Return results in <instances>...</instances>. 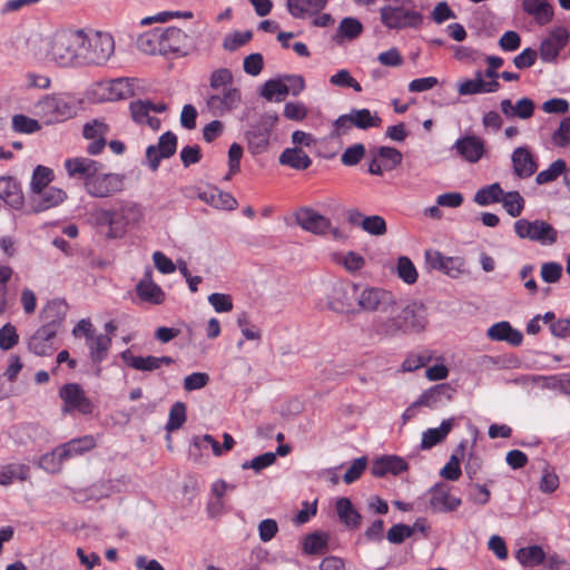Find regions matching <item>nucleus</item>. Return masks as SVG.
Here are the masks:
<instances>
[{
	"label": "nucleus",
	"instance_id": "f257e3e1",
	"mask_svg": "<svg viewBox=\"0 0 570 570\" xmlns=\"http://www.w3.org/2000/svg\"><path fill=\"white\" fill-rule=\"evenodd\" d=\"M83 29L56 31L48 40L47 59L59 67H80Z\"/></svg>",
	"mask_w": 570,
	"mask_h": 570
},
{
	"label": "nucleus",
	"instance_id": "f03ea898",
	"mask_svg": "<svg viewBox=\"0 0 570 570\" xmlns=\"http://www.w3.org/2000/svg\"><path fill=\"white\" fill-rule=\"evenodd\" d=\"M356 312L393 314L397 309L395 294L383 287L352 283Z\"/></svg>",
	"mask_w": 570,
	"mask_h": 570
},
{
	"label": "nucleus",
	"instance_id": "7ed1b4c3",
	"mask_svg": "<svg viewBox=\"0 0 570 570\" xmlns=\"http://www.w3.org/2000/svg\"><path fill=\"white\" fill-rule=\"evenodd\" d=\"M83 40L80 67L105 65L115 51L114 38L108 32L83 30Z\"/></svg>",
	"mask_w": 570,
	"mask_h": 570
},
{
	"label": "nucleus",
	"instance_id": "20e7f679",
	"mask_svg": "<svg viewBox=\"0 0 570 570\" xmlns=\"http://www.w3.org/2000/svg\"><path fill=\"white\" fill-rule=\"evenodd\" d=\"M76 112L75 99L67 94L47 95L35 106V114L46 124L65 121Z\"/></svg>",
	"mask_w": 570,
	"mask_h": 570
},
{
	"label": "nucleus",
	"instance_id": "39448f33",
	"mask_svg": "<svg viewBox=\"0 0 570 570\" xmlns=\"http://www.w3.org/2000/svg\"><path fill=\"white\" fill-rule=\"evenodd\" d=\"M514 232L519 238L538 242L541 245H552L558 239L557 229L541 219L533 222L525 218L518 219L514 223Z\"/></svg>",
	"mask_w": 570,
	"mask_h": 570
},
{
	"label": "nucleus",
	"instance_id": "423d86ee",
	"mask_svg": "<svg viewBox=\"0 0 570 570\" xmlns=\"http://www.w3.org/2000/svg\"><path fill=\"white\" fill-rule=\"evenodd\" d=\"M401 0H395L394 4L381 8V21L389 29L416 28L422 22V14L411 10L403 4Z\"/></svg>",
	"mask_w": 570,
	"mask_h": 570
},
{
	"label": "nucleus",
	"instance_id": "0eeeda50",
	"mask_svg": "<svg viewBox=\"0 0 570 570\" xmlns=\"http://www.w3.org/2000/svg\"><path fill=\"white\" fill-rule=\"evenodd\" d=\"M126 176L118 173L97 171L86 184V191L96 198L111 197L125 189Z\"/></svg>",
	"mask_w": 570,
	"mask_h": 570
},
{
	"label": "nucleus",
	"instance_id": "6e6552de",
	"mask_svg": "<svg viewBox=\"0 0 570 570\" xmlns=\"http://www.w3.org/2000/svg\"><path fill=\"white\" fill-rule=\"evenodd\" d=\"M59 396L65 402V412L77 411L83 415L91 414L95 405L87 397L85 390L78 383H67L59 390Z\"/></svg>",
	"mask_w": 570,
	"mask_h": 570
},
{
	"label": "nucleus",
	"instance_id": "1a4fd4ad",
	"mask_svg": "<svg viewBox=\"0 0 570 570\" xmlns=\"http://www.w3.org/2000/svg\"><path fill=\"white\" fill-rule=\"evenodd\" d=\"M242 95L238 88L228 87L225 90L208 94L206 106L214 117L224 116L236 109L240 104Z\"/></svg>",
	"mask_w": 570,
	"mask_h": 570
},
{
	"label": "nucleus",
	"instance_id": "9d476101",
	"mask_svg": "<svg viewBox=\"0 0 570 570\" xmlns=\"http://www.w3.org/2000/svg\"><path fill=\"white\" fill-rule=\"evenodd\" d=\"M425 262L430 268L440 271L452 278H458L469 272L464 258L444 256L439 250L428 249Z\"/></svg>",
	"mask_w": 570,
	"mask_h": 570
},
{
	"label": "nucleus",
	"instance_id": "9b49d317",
	"mask_svg": "<svg viewBox=\"0 0 570 570\" xmlns=\"http://www.w3.org/2000/svg\"><path fill=\"white\" fill-rule=\"evenodd\" d=\"M161 36L163 56L176 53L186 56L191 49L189 36L177 27H159Z\"/></svg>",
	"mask_w": 570,
	"mask_h": 570
},
{
	"label": "nucleus",
	"instance_id": "f8f14e48",
	"mask_svg": "<svg viewBox=\"0 0 570 570\" xmlns=\"http://www.w3.org/2000/svg\"><path fill=\"white\" fill-rule=\"evenodd\" d=\"M177 150V136L173 131H166L158 138L157 145H150L146 150V159L153 171H156L161 159L170 158Z\"/></svg>",
	"mask_w": 570,
	"mask_h": 570
},
{
	"label": "nucleus",
	"instance_id": "ddd939ff",
	"mask_svg": "<svg viewBox=\"0 0 570 570\" xmlns=\"http://www.w3.org/2000/svg\"><path fill=\"white\" fill-rule=\"evenodd\" d=\"M386 316H377L373 320L371 325L372 335L381 338L395 337L400 334L405 333V326L401 309H397L393 314H385Z\"/></svg>",
	"mask_w": 570,
	"mask_h": 570
},
{
	"label": "nucleus",
	"instance_id": "4468645a",
	"mask_svg": "<svg viewBox=\"0 0 570 570\" xmlns=\"http://www.w3.org/2000/svg\"><path fill=\"white\" fill-rule=\"evenodd\" d=\"M95 446L96 440L92 435H83L81 438L72 439L58 446L51 454L43 455L41 458V464L52 460L56 455H58L59 462H62L72 456L80 455Z\"/></svg>",
	"mask_w": 570,
	"mask_h": 570
},
{
	"label": "nucleus",
	"instance_id": "2eb2a0df",
	"mask_svg": "<svg viewBox=\"0 0 570 570\" xmlns=\"http://www.w3.org/2000/svg\"><path fill=\"white\" fill-rule=\"evenodd\" d=\"M68 304L60 298L49 301L40 312L42 325L40 327L58 334L66 321Z\"/></svg>",
	"mask_w": 570,
	"mask_h": 570
},
{
	"label": "nucleus",
	"instance_id": "dca6fc26",
	"mask_svg": "<svg viewBox=\"0 0 570 570\" xmlns=\"http://www.w3.org/2000/svg\"><path fill=\"white\" fill-rule=\"evenodd\" d=\"M452 149L461 159L475 164L485 154V140L475 135H465L456 139Z\"/></svg>",
	"mask_w": 570,
	"mask_h": 570
},
{
	"label": "nucleus",
	"instance_id": "f3484780",
	"mask_svg": "<svg viewBox=\"0 0 570 570\" xmlns=\"http://www.w3.org/2000/svg\"><path fill=\"white\" fill-rule=\"evenodd\" d=\"M327 306L335 313L356 312V302L352 296V284L343 282L334 284L327 296Z\"/></svg>",
	"mask_w": 570,
	"mask_h": 570
},
{
	"label": "nucleus",
	"instance_id": "a211bd4d",
	"mask_svg": "<svg viewBox=\"0 0 570 570\" xmlns=\"http://www.w3.org/2000/svg\"><path fill=\"white\" fill-rule=\"evenodd\" d=\"M67 198L65 190L49 186L31 193L29 206L32 213H41L60 205Z\"/></svg>",
	"mask_w": 570,
	"mask_h": 570
},
{
	"label": "nucleus",
	"instance_id": "6ab92c4d",
	"mask_svg": "<svg viewBox=\"0 0 570 570\" xmlns=\"http://www.w3.org/2000/svg\"><path fill=\"white\" fill-rule=\"evenodd\" d=\"M430 494L429 504L435 513L453 512L462 504V500L452 495L450 488L445 484L434 485Z\"/></svg>",
	"mask_w": 570,
	"mask_h": 570
},
{
	"label": "nucleus",
	"instance_id": "aec40b11",
	"mask_svg": "<svg viewBox=\"0 0 570 570\" xmlns=\"http://www.w3.org/2000/svg\"><path fill=\"white\" fill-rule=\"evenodd\" d=\"M456 390L449 383L436 384L425 390L414 403V405H423L431 409H438L453 400Z\"/></svg>",
	"mask_w": 570,
	"mask_h": 570
},
{
	"label": "nucleus",
	"instance_id": "412c9836",
	"mask_svg": "<svg viewBox=\"0 0 570 570\" xmlns=\"http://www.w3.org/2000/svg\"><path fill=\"white\" fill-rule=\"evenodd\" d=\"M296 223L306 232L321 235L331 228V219L316 210L304 207L295 214Z\"/></svg>",
	"mask_w": 570,
	"mask_h": 570
},
{
	"label": "nucleus",
	"instance_id": "4be33fe9",
	"mask_svg": "<svg viewBox=\"0 0 570 570\" xmlns=\"http://www.w3.org/2000/svg\"><path fill=\"white\" fill-rule=\"evenodd\" d=\"M101 165L86 157L68 158L65 161V168L68 175L72 178H80L85 180V185L91 176H95Z\"/></svg>",
	"mask_w": 570,
	"mask_h": 570
},
{
	"label": "nucleus",
	"instance_id": "5701e85b",
	"mask_svg": "<svg viewBox=\"0 0 570 570\" xmlns=\"http://www.w3.org/2000/svg\"><path fill=\"white\" fill-rule=\"evenodd\" d=\"M0 199L13 209H21L24 197L18 180L11 176L0 177Z\"/></svg>",
	"mask_w": 570,
	"mask_h": 570
},
{
	"label": "nucleus",
	"instance_id": "b1692460",
	"mask_svg": "<svg viewBox=\"0 0 570 570\" xmlns=\"http://www.w3.org/2000/svg\"><path fill=\"white\" fill-rule=\"evenodd\" d=\"M513 171L519 178H529L538 169V164L527 147H518L511 156Z\"/></svg>",
	"mask_w": 570,
	"mask_h": 570
},
{
	"label": "nucleus",
	"instance_id": "393cba45",
	"mask_svg": "<svg viewBox=\"0 0 570 570\" xmlns=\"http://www.w3.org/2000/svg\"><path fill=\"white\" fill-rule=\"evenodd\" d=\"M409 469L407 462L397 455H384L376 459L371 468V472L376 478H383L391 473L399 475Z\"/></svg>",
	"mask_w": 570,
	"mask_h": 570
},
{
	"label": "nucleus",
	"instance_id": "a878e982",
	"mask_svg": "<svg viewBox=\"0 0 570 570\" xmlns=\"http://www.w3.org/2000/svg\"><path fill=\"white\" fill-rule=\"evenodd\" d=\"M57 334L39 327L28 340V350L38 356L51 355L55 351L53 342Z\"/></svg>",
	"mask_w": 570,
	"mask_h": 570
},
{
	"label": "nucleus",
	"instance_id": "bb28decb",
	"mask_svg": "<svg viewBox=\"0 0 570 570\" xmlns=\"http://www.w3.org/2000/svg\"><path fill=\"white\" fill-rule=\"evenodd\" d=\"M328 0H286V8L295 19H304L318 14L327 4Z\"/></svg>",
	"mask_w": 570,
	"mask_h": 570
},
{
	"label": "nucleus",
	"instance_id": "cd10ccee",
	"mask_svg": "<svg viewBox=\"0 0 570 570\" xmlns=\"http://www.w3.org/2000/svg\"><path fill=\"white\" fill-rule=\"evenodd\" d=\"M487 334L491 341L507 342L512 346H519L523 340L522 333L513 328L507 321L493 324L490 326Z\"/></svg>",
	"mask_w": 570,
	"mask_h": 570
},
{
	"label": "nucleus",
	"instance_id": "c85d7f7f",
	"mask_svg": "<svg viewBox=\"0 0 570 570\" xmlns=\"http://www.w3.org/2000/svg\"><path fill=\"white\" fill-rule=\"evenodd\" d=\"M522 10L533 18L539 26H544L553 19V7L548 0H523Z\"/></svg>",
	"mask_w": 570,
	"mask_h": 570
},
{
	"label": "nucleus",
	"instance_id": "c756f323",
	"mask_svg": "<svg viewBox=\"0 0 570 570\" xmlns=\"http://www.w3.org/2000/svg\"><path fill=\"white\" fill-rule=\"evenodd\" d=\"M138 297L150 304H161L165 299V293L159 285L153 282L151 272L147 271L145 277L136 285Z\"/></svg>",
	"mask_w": 570,
	"mask_h": 570
},
{
	"label": "nucleus",
	"instance_id": "7c9ffc66",
	"mask_svg": "<svg viewBox=\"0 0 570 570\" xmlns=\"http://www.w3.org/2000/svg\"><path fill=\"white\" fill-rule=\"evenodd\" d=\"M403 315L405 333H419L425 327V317L423 315V305L412 302L401 308Z\"/></svg>",
	"mask_w": 570,
	"mask_h": 570
},
{
	"label": "nucleus",
	"instance_id": "2f4dec72",
	"mask_svg": "<svg viewBox=\"0 0 570 570\" xmlns=\"http://www.w3.org/2000/svg\"><path fill=\"white\" fill-rule=\"evenodd\" d=\"M199 198L217 209L234 210L238 205L236 198L232 194L218 188H210L200 193Z\"/></svg>",
	"mask_w": 570,
	"mask_h": 570
},
{
	"label": "nucleus",
	"instance_id": "473e14b6",
	"mask_svg": "<svg viewBox=\"0 0 570 570\" xmlns=\"http://www.w3.org/2000/svg\"><path fill=\"white\" fill-rule=\"evenodd\" d=\"M129 110L136 124L145 125L146 119L150 116V111L164 112L167 110V105L164 102L154 104L150 100L137 99L129 104Z\"/></svg>",
	"mask_w": 570,
	"mask_h": 570
},
{
	"label": "nucleus",
	"instance_id": "72a5a7b5",
	"mask_svg": "<svg viewBox=\"0 0 570 570\" xmlns=\"http://www.w3.org/2000/svg\"><path fill=\"white\" fill-rule=\"evenodd\" d=\"M454 419H446L441 422L439 428L428 429L422 434L421 449L429 450L441 443L453 428Z\"/></svg>",
	"mask_w": 570,
	"mask_h": 570
},
{
	"label": "nucleus",
	"instance_id": "f704fd0d",
	"mask_svg": "<svg viewBox=\"0 0 570 570\" xmlns=\"http://www.w3.org/2000/svg\"><path fill=\"white\" fill-rule=\"evenodd\" d=\"M336 512L340 520L351 529L357 528L361 523L362 515L354 508L352 501L348 498H340L336 501Z\"/></svg>",
	"mask_w": 570,
	"mask_h": 570
},
{
	"label": "nucleus",
	"instance_id": "c9c22d12",
	"mask_svg": "<svg viewBox=\"0 0 570 570\" xmlns=\"http://www.w3.org/2000/svg\"><path fill=\"white\" fill-rule=\"evenodd\" d=\"M125 364L134 370L142 372H153L159 368L157 356H136L130 350H125L120 354Z\"/></svg>",
	"mask_w": 570,
	"mask_h": 570
},
{
	"label": "nucleus",
	"instance_id": "e433bc0d",
	"mask_svg": "<svg viewBox=\"0 0 570 570\" xmlns=\"http://www.w3.org/2000/svg\"><path fill=\"white\" fill-rule=\"evenodd\" d=\"M279 163L296 170H304L312 165V159L303 149L295 147L286 148L279 156Z\"/></svg>",
	"mask_w": 570,
	"mask_h": 570
},
{
	"label": "nucleus",
	"instance_id": "4c0bfd02",
	"mask_svg": "<svg viewBox=\"0 0 570 570\" xmlns=\"http://www.w3.org/2000/svg\"><path fill=\"white\" fill-rule=\"evenodd\" d=\"M137 48L147 55L163 56L160 28H155L140 35L137 39Z\"/></svg>",
	"mask_w": 570,
	"mask_h": 570
},
{
	"label": "nucleus",
	"instance_id": "58836bf2",
	"mask_svg": "<svg viewBox=\"0 0 570 570\" xmlns=\"http://www.w3.org/2000/svg\"><path fill=\"white\" fill-rule=\"evenodd\" d=\"M87 345L90 352V357L94 363H101L108 355L111 345V337L108 335H92L87 340Z\"/></svg>",
	"mask_w": 570,
	"mask_h": 570
},
{
	"label": "nucleus",
	"instance_id": "ea45409f",
	"mask_svg": "<svg viewBox=\"0 0 570 570\" xmlns=\"http://www.w3.org/2000/svg\"><path fill=\"white\" fill-rule=\"evenodd\" d=\"M371 154L375 155L382 161L386 171L394 170L401 165L403 159V155L399 149L389 146L372 149Z\"/></svg>",
	"mask_w": 570,
	"mask_h": 570
},
{
	"label": "nucleus",
	"instance_id": "a19ab883",
	"mask_svg": "<svg viewBox=\"0 0 570 570\" xmlns=\"http://www.w3.org/2000/svg\"><path fill=\"white\" fill-rule=\"evenodd\" d=\"M363 32V24L361 21L353 17H345L338 24L335 39L337 40H354Z\"/></svg>",
	"mask_w": 570,
	"mask_h": 570
},
{
	"label": "nucleus",
	"instance_id": "79ce46f5",
	"mask_svg": "<svg viewBox=\"0 0 570 570\" xmlns=\"http://www.w3.org/2000/svg\"><path fill=\"white\" fill-rule=\"evenodd\" d=\"M518 561L525 567H534L544 562L546 553L540 546L520 548L517 551Z\"/></svg>",
	"mask_w": 570,
	"mask_h": 570
},
{
	"label": "nucleus",
	"instance_id": "37998d69",
	"mask_svg": "<svg viewBox=\"0 0 570 570\" xmlns=\"http://www.w3.org/2000/svg\"><path fill=\"white\" fill-rule=\"evenodd\" d=\"M109 100H124L134 95V88L128 78L111 80L107 87Z\"/></svg>",
	"mask_w": 570,
	"mask_h": 570
},
{
	"label": "nucleus",
	"instance_id": "c03bdc74",
	"mask_svg": "<svg viewBox=\"0 0 570 570\" xmlns=\"http://www.w3.org/2000/svg\"><path fill=\"white\" fill-rule=\"evenodd\" d=\"M466 441L463 440L460 442L456 449V453L452 454L449 462L441 470V475L450 481H456L460 479L462 471L460 466V459L458 453L463 455L465 449Z\"/></svg>",
	"mask_w": 570,
	"mask_h": 570
},
{
	"label": "nucleus",
	"instance_id": "a18cd8bd",
	"mask_svg": "<svg viewBox=\"0 0 570 570\" xmlns=\"http://www.w3.org/2000/svg\"><path fill=\"white\" fill-rule=\"evenodd\" d=\"M248 148L253 154L263 153L269 141V130L267 128H254L246 134Z\"/></svg>",
	"mask_w": 570,
	"mask_h": 570
},
{
	"label": "nucleus",
	"instance_id": "49530a36",
	"mask_svg": "<svg viewBox=\"0 0 570 570\" xmlns=\"http://www.w3.org/2000/svg\"><path fill=\"white\" fill-rule=\"evenodd\" d=\"M352 122L360 129H368L372 127H379L381 125V118L370 111L367 108L352 109L351 112Z\"/></svg>",
	"mask_w": 570,
	"mask_h": 570
},
{
	"label": "nucleus",
	"instance_id": "de8ad7c7",
	"mask_svg": "<svg viewBox=\"0 0 570 570\" xmlns=\"http://www.w3.org/2000/svg\"><path fill=\"white\" fill-rule=\"evenodd\" d=\"M503 189L499 183L480 188L474 195V202L478 205L485 206L501 200Z\"/></svg>",
	"mask_w": 570,
	"mask_h": 570
},
{
	"label": "nucleus",
	"instance_id": "09e8293b",
	"mask_svg": "<svg viewBox=\"0 0 570 570\" xmlns=\"http://www.w3.org/2000/svg\"><path fill=\"white\" fill-rule=\"evenodd\" d=\"M503 205V208L507 210V213L512 217H518L521 215L523 208H524V199L521 196V194L517 190L508 191L502 195V198L500 200Z\"/></svg>",
	"mask_w": 570,
	"mask_h": 570
},
{
	"label": "nucleus",
	"instance_id": "8fccbe9b",
	"mask_svg": "<svg viewBox=\"0 0 570 570\" xmlns=\"http://www.w3.org/2000/svg\"><path fill=\"white\" fill-rule=\"evenodd\" d=\"M396 274L404 283L412 285L417 281V271L412 261L406 256H400L396 264Z\"/></svg>",
	"mask_w": 570,
	"mask_h": 570
},
{
	"label": "nucleus",
	"instance_id": "3c124183",
	"mask_svg": "<svg viewBox=\"0 0 570 570\" xmlns=\"http://www.w3.org/2000/svg\"><path fill=\"white\" fill-rule=\"evenodd\" d=\"M209 87L215 91L225 90V88L233 86V73L227 68H219L212 72L209 78Z\"/></svg>",
	"mask_w": 570,
	"mask_h": 570
},
{
	"label": "nucleus",
	"instance_id": "603ef678",
	"mask_svg": "<svg viewBox=\"0 0 570 570\" xmlns=\"http://www.w3.org/2000/svg\"><path fill=\"white\" fill-rule=\"evenodd\" d=\"M567 169V164L562 159L554 160L548 169L540 171L535 177L538 185L548 184L554 181L560 175Z\"/></svg>",
	"mask_w": 570,
	"mask_h": 570
},
{
	"label": "nucleus",
	"instance_id": "864d4df0",
	"mask_svg": "<svg viewBox=\"0 0 570 570\" xmlns=\"http://www.w3.org/2000/svg\"><path fill=\"white\" fill-rule=\"evenodd\" d=\"M483 86V72L481 70L475 71L473 79H465L458 83V92L461 96H470L482 94L484 90Z\"/></svg>",
	"mask_w": 570,
	"mask_h": 570
},
{
	"label": "nucleus",
	"instance_id": "5fc2aeb1",
	"mask_svg": "<svg viewBox=\"0 0 570 570\" xmlns=\"http://www.w3.org/2000/svg\"><path fill=\"white\" fill-rule=\"evenodd\" d=\"M327 548V535L318 532L306 535L303 550L306 554H318Z\"/></svg>",
	"mask_w": 570,
	"mask_h": 570
},
{
	"label": "nucleus",
	"instance_id": "6e6d98bb",
	"mask_svg": "<svg viewBox=\"0 0 570 570\" xmlns=\"http://www.w3.org/2000/svg\"><path fill=\"white\" fill-rule=\"evenodd\" d=\"M53 179V171L45 166L38 165L33 169L32 178H31V193H36L42 188L49 187V184Z\"/></svg>",
	"mask_w": 570,
	"mask_h": 570
},
{
	"label": "nucleus",
	"instance_id": "4d7b16f0",
	"mask_svg": "<svg viewBox=\"0 0 570 570\" xmlns=\"http://www.w3.org/2000/svg\"><path fill=\"white\" fill-rule=\"evenodd\" d=\"M186 422V404L184 402L177 401L174 403L169 411L168 421L166 424V430L168 432H173L181 428V425Z\"/></svg>",
	"mask_w": 570,
	"mask_h": 570
},
{
	"label": "nucleus",
	"instance_id": "13d9d810",
	"mask_svg": "<svg viewBox=\"0 0 570 570\" xmlns=\"http://www.w3.org/2000/svg\"><path fill=\"white\" fill-rule=\"evenodd\" d=\"M253 38V32L250 30L246 31H234L228 33L223 41V48L227 51H235L242 46L249 42Z\"/></svg>",
	"mask_w": 570,
	"mask_h": 570
},
{
	"label": "nucleus",
	"instance_id": "bf43d9fd",
	"mask_svg": "<svg viewBox=\"0 0 570 570\" xmlns=\"http://www.w3.org/2000/svg\"><path fill=\"white\" fill-rule=\"evenodd\" d=\"M276 95L278 96L276 101L284 99L287 95L286 83L276 79L267 80L262 88L261 96L267 100H272Z\"/></svg>",
	"mask_w": 570,
	"mask_h": 570
},
{
	"label": "nucleus",
	"instance_id": "052dcab7",
	"mask_svg": "<svg viewBox=\"0 0 570 570\" xmlns=\"http://www.w3.org/2000/svg\"><path fill=\"white\" fill-rule=\"evenodd\" d=\"M330 83L340 88H352L356 92L362 91V86L354 79L347 69H341L330 77Z\"/></svg>",
	"mask_w": 570,
	"mask_h": 570
},
{
	"label": "nucleus",
	"instance_id": "680f3d73",
	"mask_svg": "<svg viewBox=\"0 0 570 570\" xmlns=\"http://www.w3.org/2000/svg\"><path fill=\"white\" fill-rule=\"evenodd\" d=\"M109 131L108 124L100 119H94L85 124L82 135L86 139H100L101 137L106 138Z\"/></svg>",
	"mask_w": 570,
	"mask_h": 570
},
{
	"label": "nucleus",
	"instance_id": "e2e57ef3",
	"mask_svg": "<svg viewBox=\"0 0 570 570\" xmlns=\"http://www.w3.org/2000/svg\"><path fill=\"white\" fill-rule=\"evenodd\" d=\"M276 461V454L273 452H266L261 455L255 456L253 460L245 461L242 464L243 470L252 469L256 473H259L262 470L271 466Z\"/></svg>",
	"mask_w": 570,
	"mask_h": 570
},
{
	"label": "nucleus",
	"instance_id": "0e129e2a",
	"mask_svg": "<svg viewBox=\"0 0 570 570\" xmlns=\"http://www.w3.org/2000/svg\"><path fill=\"white\" fill-rule=\"evenodd\" d=\"M362 229L370 235L382 236L386 233L387 227L382 216L371 215L364 218Z\"/></svg>",
	"mask_w": 570,
	"mask_h": 570
},
{
	"label": "nucleus",
	"instance_id": "69168bd1",
	"mask_svg": "<svg viewBox=\"0 0 570 570\" xmlns=\"http://www.w3.org/2000/svg\"><path fill=\"white\" fill-rule=\"evenodd\" d=\"M365 155V147L363 144H354L346 148L341 156V161L345 166L357 165Z\"/></svg>",
	"mask_w": 570,
	"mask_h": 570
},
{
	"label": "nucleus",
	"instance_id": "338daca9",
	"mask_svg": "<svg viewBox=\"0 0 570 570\" xmlns=\"http://www.w3.org/2000/svg\"><path fill=\"white\" fill-rule=\"evenodd\" d=\"M546 386L559 390L562 394L570 396V373H562L546 377Z\"/></svg>",
	"mask_w": 570,
	"mask_h": 570
},
{
	"label": "nucleus",
	"instance_id": "774afa93",
	"mask_svg": "<svg viewBox=\"0 0 570 570\" xmlns=\"http://www.w3.org/2000/svg\"><path fill=\"white\" fill-rule=\"evenodd\" d=\"M551 140L558 147H566L570 144V117L560 121V126L553 132Z\"/></svg>",
	"mask_w": 570,
	"mask_h": 570
}]
</instances>
